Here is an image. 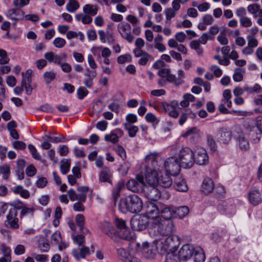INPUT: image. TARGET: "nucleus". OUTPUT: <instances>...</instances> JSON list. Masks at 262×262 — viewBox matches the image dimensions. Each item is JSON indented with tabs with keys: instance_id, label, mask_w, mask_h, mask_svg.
I'll list each match as a JSON object with an SVG mask.
<instances>
[{
	"instance_id": "nucleus-1",
	"label": "nucleus",
	"mask_w": 262,
	"mask_h": 262,
	"mask_svg": "<svg viewBox=\"0 0 262 262\" xmlns=\"http://www.w3.org/2000/svg\"><path fill=\"white\" fill-rule=\"evenodd\" d=\"M145 160V182L146 185H158L159 172H161L163 167L160 164H163V161L159 159L157 153H150L147 155Z\"/></svg>"
},
{
	"instance_id": "nucleus-2",
	"label": "nucleus",
	"mask_w": 262,
	"mask_h": 262,
	"mask_svg": "<svg viewBox=\"0 0 262 262\" xmlns=\"http://www.w3.org/2000/svg\"><path fill=\"white\" fill-rule=\"evenodd\" d=\"M173 229L174 225L172 221L162 220L160 217H158L150 222L148 232L151 236L160 234L166 236L172 234Z\"/></svg>"
},
{
	"instance_id": "nucleus-3",
	"label": "nucleus",
	"mask_w": 262,
	"mask_h": 262,
	"mask_svg": "<svg viewBox=\"0 0 262 262\" xmlns=\"http://www.w3.org/2000/svg\"><path fill=\"white\" fill-rule=\"evenodd\" d=\"M142 208V200L136 194H130L121 199L119 204L120 210L122 212L128 211L136 213L140 212Z\"/></svg>"
},
{
	"instance_id": "nucleus-4",
	"label": "nucleus",
	"mask_w": 262,
	"mask_h": 262,
	"mask_svg": "<svg viewBox=\"0 0 262 262\" xmlns=\"http://www.w3.org/2000/svg\"><path fill=\"white\" fill-rule=\"evenodd\" d=\"M179 163L184 168H191L195 163L194 154L188 147H183L178 154Z\"/></svg>"
},
{
	"instance_id": "nucleus-5",
	"label": "nucleus",
	"mask_w": 262,
	"mask_h": 262,
	"mask_svg": "<svg viewBox=\"0 0 262 262\" xmlns=\"http://www.w3.org/2000/svg\"><path fill=\"white\" fill-rule=\"evenodd\" d=\"M146 185L143 175L138 174L135 179L129 180L126 183L127 189L135 193L143 192Z\"/></svg>"
},
{
	"instance_id": "nucleus-6",
	"label": "nucleus",
	"mask_w": 262,
	"mask_h": 262,
	"mask_svg": "<svg viewBox=\"0 0 262 262\" xmlns=\"http://www.w3.org/2000/svg\"><path fill=\"white\" fill-rule=\"evenodd\" d=\"M115 224L117 229V237L118 238H123L128 239L130 238L129 230L126 225L125 221L122 219L116 217L115 221Z\"/></svg>"
},
{
	"instance_id": "nucleus-7",
	"label": "nucleus",
	"mask_w": 262,
	"mask_h": 262,
	"mask_svg": "<svg viewBox=\"0 0 262 262\" xmlns=\"http://www.w3.org/2000/svg\"><path fill=\"white\" fill-rule=\"evenodd\" d=\"M164 166L167 173L172 176H176L180 172L181 166L177 157H171L164 162Z\"/></svg>"
},
{
	"instance_id": "nucleus-8",
	"label": "nucleus",
	"mask_w": 262,
	"mask_h": 262,
	"mask_svg": "<svg viewBox=\"0 0 262 262\" xmlns=\"http://www.w3.org/2000/svg\"><path fill=\"white\" fill-rule=\"evenodd\" d=\"M150 224L149 219L145 215H135L130 221L132 228L135 231H142L147 227L148 223Z\"/></svg>"
},
{
	"instance_id": "nucleus-9",
	"label": "nucleus",
	"mask_w": 262,
	"mask_h": 262,
	"mask_svg": "<svg viewBox=\"0 0 262 262\" xmlns=\"http://www.w3.org/2000/svg\"><path fill=\"white\" fill-rule=\"evenodd\" d=\"M161 105L162 111L167 113L169 116L174 119L177 118L179 116V112L177 110L179 106V102L178 101L173 100L169 103L166 102H161Z\"/></svg>"
},
{
	"instance_id": "nucleus-10",
	"label": "nucleus",
	"mask_w": 262,
	"mask_h": 262,
	"mask_svg": "<svg viewBox=\"0 0 262 262\" xmlns=\"http://www.w3.org/2000/svg\"><path fill=\"white\" fill-rule=\"evenodd\" d=\"M160 203L155 204L151 202H148L146 203L145 206V216L149 218H151V220L150 222L153 220L158 217V216L159 214Z\"/></svg>"
},
{
	"instance_id": "nucleus-11",
	"label": "nucleus",
	"mask_w": 262,
	"mask_h": 262,
	"mask_svg": "<svg viewBox=\"0 0 262 262\" xmlns=\"http://www.w3.org/2000/svg\"><path fill=\"white\" fill-rule=\"evenodd\" d=\"M117 29L121 37L126 40L128 42H133L134 37L131 33V26L126 22H122L117 25Z\"/></svg>"
},
{
	"instance_id": "nucleus-12",
	"label": "nucleus",
	"mask_w": 262,
	"mask_h": 262,
	"mask_svg": "<svg viewBox=\"0 0 262 262\" xmlns=\"http://www.w3.org/2000/svg\"><path fill=\"white\" fill-rule=\"evenodd\" d=\"M159 215L158 217H162L163 220H169L174 218V206H170L165 204L160 205Z\"/></svg>"
},
{
	"instance_id": "nucleus-13",
	"label": "nucleus",
	"mask_w": 262,
	"mask_h": 262,
	"mask_svg": "<svg viewBox=\"0 0 262 262\" xmlns=\"http://www.w3.org/2000/svg\"><path fill=\"white\" fill-rule=\"evenodd\" d=\"M18 221L17 210L15 209H10L6 216L5 224L9 225L11 228L16 229L19 228Z\"/></svg>"
},
{
	"instance_id": "nucleus-14",
	"label": "nucleus",
	"mask_w": 262,
	"mask_h": 262,
	"mask_svg": "<svg viewBox=\"0 0 262 262\" xmlns=\"http://www.w3.org/2000/svg\"><path fill=\"white\" fill-rule=\"evenodd\" d=\"M31 75L32 70L30 69L27 70L25 73H22V80L21 85L26 90V93L28 95H30L32 93L33 89L31 85Z\"/></svg>"
},
{
	"instance_id": "nucleus-15",
	"label": "nucleus",
	"mask_w": 262,
	"mask_h": 262,
	"mask_svg": "<svg viewBox=\"0 0 262 262\" xmlns=\"http://www.w3.org/2000/svg\"><path fill=\"white\" fill-rule=\"evenodd\" d=\"M194 248L192 245H184L180 249L178 254L181 260L186 261L189 259L193 255Z\"/></svg>"
},
{
	"instance_id": "nucleus-16",
	"label": "nucleus",
	"mask_w": 262,
	"mask_h": 262,
	"mask_svg": "<svg viewBox=\"0 0 262 262\" xmlns=\"http://www.w3.org/2000/svg\"><path fill=\"white\" fill-rule=\"evenodd\" d=\"M163 241L165 243V245L162 248L167 252L168 250L176 248L179 244L180 238L176 235L171 234L167 235L166 237H163Z\"/></svg>"
},
{
	"instance_id": "nucleus-17",
	"label": "nucleus",
	"mask_w": 262,
	"mask_h": 262,
	"mask_svg": "<svg viewBox=\"0 0 262 262\" xmlns=\"http://www.w3.org/2000/svg\"><path fill=\"white\" fill-rule=\"evenodd\" d=\"M157 186L145 185L143 192L147 198L151 200L157 201L160 198V191Z\"/></svg>"
},
{
	"instance_id": "nucleus-18",
	"label": "nucleus",
	"mask_w": 262,
	"mask_h": 262,
	"mask_svg": "<svg viewBox=\"0 0 262 262\" xmlns=\"http://www.w3.org/2000/svg\"><path fill=\"white\" fill-rule=\"evenodd\" d=\"M158 250L154 243L150 245L147 242H144L142 244V252L143 255L146 258H154Z\"/></svg>"
},
{
	"instance_id": "nucleus-19",
	"label": "nucleus",
	"mask_w": 262,
	"mask_h": 262,
	"mask_svg": "<svg viewBox=\"0 0 262 262\" xmlns=\"http://www.w3.org/2000/svg\"><path fill=\"white\" fill-rule=\"evenodd\" d=\"M195 162L200 165H204L208 163L209 157L206 149L203 148H197Z\"/></svg>"
},
{
	"instance_id": "nucleus-20",
	"label": "nucleus",
	"mask_w": 262,
	"mask_h": 262,
	"mask_svg": "<svg viewBox=\"0 0 262 262\" xmlns=\"http://www.w3.org/2000/svg\"><path fill=\"white\" fill-rule=\"evenodd\" d=\"M100 228L104 233L108 235L114 241L118 240L116 235L117 233L116 232V229L110 223L106 221L103 222L101 224Z\"/></svg>"
},
{
	"instance_id": "nucleus-21",
	"label": "nucleus",
	"mask_w": 262,
	"mask_h": 262,
	"mask_svg": "<svg viewBox=\"0 0 262 262\" xmlns=\"http://www.w3.org/2000/svg\"><path fill=\"white\" fill-rule=\"evenodd\" d=\"M219 140L223 144H227L232 138V133L227 128L222 127L218 130Z\"/></svg>"
},
{
	"instance_id": "nucleus-22",
	"label": "nucleus",
	"mask_w": 262,
	"mask_h": 262,
	"mask_svg": "<svg viewBox=\"0 0 262 262\" xmlns=\"http://www.w3.org/2000/svg\"><path fill=\"white\" fill-rule=\"evenodd\" d=\"M236 135L234 134L235 137L238 141V145L242 150H247L249 148L250 145L248 140L245 138L239 128H236Z\"/></svg>"
},
{
	"instance_id": "nucleus-23",
	"label": "nucleus",
	"mask_w": 262,
	"mask_h": 262,
	"mask_svg": "<svg viewBox=\"0 0 262 262\" xmlns=\"http://www.w3.org/2000/svg\"><path fill=\"white\" fill-rule=\"evenodd\" d=\"M72 255L77 260L84 259L86 255L91 254L90 248L88 247L82 246L79 249H74L72 252Z\"/></svg>"
},
{
	"instance_id": "nucleus-24",
	"label": "nucleus",
	"mask_w": 262,
	"mask_h": 262,
	"mask_svg": "<svg viewBox=\"0 0 262 262\" xmlns=\"http://www.w3.org/2000/svg\"><path fill=\"white\" fill-rule=\"evenodd\" d=\"M123 135V132L119 128H117L112 130L110 134L105 135L104 140L113 143H116L118 142L119 139Z\"/></svg>"
},
{
	"instance_id": "nucleus-25",
	"label": "nucleus",
	"mask_w": 262,
	"mask_h": 262,
	"mask_svg": "<svg viewBox=\"0 0 262 262\" xmlns=\"http://www.w3.org/2000/svg\"><path fill=\"white\" fill-rule=\"evenodd\" d=\"M134 54L136 57H140L138 63L141 66H145L151 58V55L143 50H136L134 52Z\"/></svg>"
},
{
	"instance_id": "nucleus-26",
	"label": "nucleus",
	"mask_w": 262,
	"mask_h": 262,
	"mask_svg": "<svg viewBox=\"0 0 262 262\" xmlns=\"http://www.w3.org/2000/svg\"><path fill=\"white\" fill-rule=\"evenodd\" d=\"M250 203L253 206H257L262 201L261 195L258 190H252L248 194Z\"/></svg>"
},
{
	"instance_id": "nucleus-27",
	"label": "nucleus",
	"mask_w": 262,
	"mask_h": 262,
	"mask_svg": "<svg viewBox=\"0 0 262 262\" xmlns=\"http://www.w3.org/2000/svg\"><path fill=\"white\" fill-rule=\"evenodd\" d=\"M7 16L14 20H18L22 19L24 16V12L19 9H10L7 12Z\"/></svg>"
},
{
	"instance_id": "nucleus-28",
	"label": "nucleus",
	"mask_w": 262,
	"mask_h": 262,
	"mask_svg": "<svg viewBox=\"0 0 262 262\" xmlns=\"http://www.w3.org/2000/svg\"><path fill=\"white\" fill-rule=\"evenodd\" d=\"M214 188V182L210 178H206L204 180L202 185V191L205 194L211 193Z\"/></svg>"
},
{
	"instance_id": "nucleus-29",
	"label": "nucleus",
	"mask_w": 262,
	"mask_h": 262,
	"mask_svg": "<svg viewBox=\"0 0 262 262\" xmlns=\"http://www.w3.org/2000/svg\"><path fill=\"white\" fill-rule=\"evenodd\" d=\"M85 76L87 77L84 79L83 83L88 88H91L93 84V79L96 76V72L88 69Z\"/></svg>"
},
{
	"instance_id": "nucleus-30",
	"label": "nucleus",
	"mask_w": 262,
	"mask_h": 262,
	"mask_svg": "<svg viewBox=\"0 0 262 262\" xmlns=\"http://www.w3.org/2000/svg\"><path fill=\"white\" fill-rule=\"evenodd\" d=\"M171 71L168 68H163L159 70L158 75L162 78H165L169 82H172L174 80V75L171 74Z\"/></svg>"
},
{
	"instance_id": "nucleus-31",
	"label": "nucleus",
	"mask_w": 262,
	"mask_h": 262,
	"mask_svg": "<svg viewBox=\"0 0 262 262\" xmlns=\"http://www.w3.org/2000/svg\"><path fill=\"white\" fill-rule=\"evenodd\" d=\"M174 186L176 189L179 191L185 192L188 190V186L185 180L181 177L177 179Z\"/></svg>"
},
{
	"instance_id": "nucleus-32",
	"label": "nucleus",
	"mask_w": 262,
	"mask_h": 262,
	"mask_svg": "<svg viewBox=\"0 0 262 262\" xmlns=\"http://www.w3.org/2000/svg\"><path fill=\"white\" fill-rule=\"evenodd\" d=\"M172 181L169 175L165 174L161 176L158 180V185L164 188H168L172 185Z\"/></svg>"
},
{
	"instance_id": "nucleus-33",
	"label": "nucleus",
	"mask_w": 262,
	"mask_h": 262,
	"mask_svg": "<svg viewBox=\"0 0 262 262\" xmlns=\"http://www.w3.org/2000/svg\"><path fill=\"white\" fill-rule=\"evenodd\" d=\"M82 10L84 13L92 17L97 14L98 7L95 5L86 4L83 7Z\"/></svg>"
},
{
	"instance_id": "nucleus-34",
	"label": "nucleus",
	"mask_w": 262,
	"mask_h": 262,
	"mask_svg": "<svg viewBox=\"0 0 262 262\" xmlns=\"http://www.w3.org/2000/svg\"><path fill=\"white\" fill-rule=\"evenodd\" d=\"M154 44L155 48L160 52H163L166 51V47L163 43V38L162 35H158L154 38Z\"/></svg>"
},
{
	"instance_id": "nucleus-35",
	"label": "nucleus",
	"mask_w": 262,
	"mask_h": 262,
	"mask_svg": "<svg viewBox=\"0 0 262 262\" xmlns=\"http://www.w3.org/2000/svg\"><path fill=\"white\" fill-rule=\"evenodd\" d=\"M89 190V188L88 186H80L77 187V191L79 192L77 193L78 201L85 202L87 197V192Z\"/></svg>"
},
{
	"instance_id": "nucleus-36",
	"label": "nucleus",
	"mask_w": 262,
	"mask_h": 262,
	"mask_svg": "<svg viewBox=\"0 0 262 262\" xmlns=\"http://www.w3.org/2000/svg\"><path fill=\"white\" fill-rule=\"evenodd\" d=\"M75 18L77 21H81L83 24H90L92 22V17L85 13H78L75 15Z\"/></svg>"
},
{
	"instance_id": "nucleus-37",
	"label": "nucleus",
	"mask_w": 262,
	"mask_h": 262,
	"mask_svg": "<svg viewBox=\"0 0 262 262\" xmlns=\"http://www.w3.org/2000/svg\"><path fill=\"white\" fill-rule=\"evenodd\" d=\"M111 177V172L110 170L107 167H104L102 169L101 172L100 173L99 179L101 182L110 183Z\"/></svg>"
},
{
	"instance_id": "nucleus-38",
	"label": "nucleus",
	"mask_w": 262,
	"mask_h": 262,
	"mask_svg": "<svg viewBox=\"0 0 262 262\" xmlns=\"http://www.w3.org/2000/svg\"><path fill=\"white\" fill-rule=\"evenodd\" d=\"M189 209L187 206H182L179 208L174 207V218H183L189 212Z\"/></svg>"
},
{
	"instance_id": "nucleus-39",
	"label": "nucleus",
	"mask_w": 262,
	"mask_h": 262,
	"mask_svg": "<svg viewBox=\"0 0 262 262\" xmlns=\"http://www.w3.org/2000/svg\"><path fill=\"white\" fill-rule=\"evenodd\" d=\"M193 255L195 262H204L205 255L203 250L201 247H197L194 249Z\"/></svg>"
},
{
	"instance_id": "nucleus-40",
	"label": "nucleus",
	"mask_w": 262,
	"mask_h": 262,
	"mask_svg": "<svg viewBox=\"0 0 262 262\" xmlns=\"http://www.w3.org/2000/svg\"><path fill=\"white\" fill-rule=\"evenodd\" d=\"M79 7V4L77 0H69L66 5V10L70 13L75 12Z\"/></svg>"
},
{
	"instance_id": "nucleus-41",
	"label": "nucleus",
	"mask_w": 262,
	"mask_h": 262,
	"mask_svg": "<svg viewBox=\"0 0 262 262\" xmlns=\"http://www.w3.org/2000/svg\"><path fill=\"white\" fill-rule=\"evenodd\" d=\"M13 191L15 194H20L21 197L25 199H28L30 196L29 191L24 189L21 185H18L14 187Z\"/></svg>"
},
{
	"instance_id": "nucleus-42",
	"label": "nucleus",
	"mask_w": 262,
	"mask_h": 262,
	"mask_svg": "<svg viewBox=\"0 0 262 262\" xmlns=\"http://www.w3.org/2000/svg\"><path fill=\"white\" fill-rule=\"evenodd\" d=\"M124 182L123 181H120L116 184V185L113 188L112 191V194L114 199L116 200L120 196V193L121 189L124 186Z\"/></svg>"
},
{
	"instance_id": "nucleus-43",
	"label": "nucleus",
	"mask_w": 262,
	"mask_h": 262,
	"mask_svg": "<svg viewBox=\"0 0 262 262\" xmlns=\"http://www.w3.org/2000/svg\"><path fill=\"white\" fill-rule=\"evenodd\" d=\"M185 72L182 69H179L178 71V77L176 78L174 76V80L172 82L174 83L176 85H179L184 83V78H185Z\"/></svg>"
},
{
	"instance_id": "nucleus-44",
	"label": "nucleus",
	"mask_w": 262,
	"mask_h": 262,
	"mask_svg": "<svg viewBox=\"0 0 262 262\" xmlns=\"http://www.w3.org/2000/svg\"><path fill=\"white\" fill-rule=\"evenodd\" d=\"M200 44L199 40H193L190 42V48L194 50L199 55H201L203 51V49L200 47Z\"/></svg>"
},
{
	"instance_id": "nucleus-45",
	"label": "nucleus",
	"mask_w": 262,
	"mask_h": 262,
	"mask_svg": "<svg viewBox=\"0 0 262 262\" xmlns=\"http://www.w3.org/2000/svg\"><path fill=\"white\" fill-rule=\"evenodd\" d=\"M181 258L176 253L170 252L166 254L165 262H180Z\"/></svg>"
},
{
	"instance_id": "nucleus-46",
	"label": "nucleus",
	"mask_w": 262,
	"mask_h": 262,
	"mask_svg": "<svg viewBox=\"0 0 262 262\" xmlns=\"http://www.w3.org/2000/svg\"><path fill=\"white\" fill-rule=\"evenodd\" d=\"M154 243L158 250V252L161 254H163L166 252V250H163V248H161L165 245V243L163 241V237L156 240Z\"/></svg>"
},
{
	"instance_id": "nucleus-47",
	"label": "nucleus",
	"mask_w": 262,
	"mask_h": 262,
	"mask_svg": "<svg viewBox=\"0 0 262 262\" xmlns=\"http://www.w3.org/2000/svg\"><path fill=\"white\" fill-rule=\"evenodd\" d=\"M70 160H64L61 161L60 170L63 174H66L69 171L70 168Z\"/></svg>"
},
{
	"instance_id": "nucleus-48",
	"label": "nucleus",
	"mask_w": 262,
	"mask_h": 262,
	"mask_svg": "<svg viewBox=\"0 0 262 262\" xmlns=\"http://www.w3.org/2000/svg\"><path fill=\"white\" fill-rule=\"evenodd\" d=\"M207 143L210 150L214 152L217 149V146L213 137L211 135H208L207 137Z\"/></svg>"
},
{
	"instance_id": "nucleus-49",
	"label": "nucleus",
	"mask_w": 262,
	"mask_h": 262,
	"mask_svg": "<svg viewBox=\"0 0 262 262\" xmlns=\"http://www.w3.org/2000/svg\"><path fill=\"white\" fill-rule=\"evenodd\" d=\"M124 127L128 130L129 136L132 138L134 137L138 131L137 126L134 125L129 126L128 123H125Z\"/></svg>"
},
{
	"instance_id": "nucleus-50",
	"label": "nucleus",
	"mask_w": 262,
	"mask_h": 262,
	"mask_svg": "<svg viewBox=\"0 0 262 262\" xmlns=\"http://www.w3.org/2000/svg\"><path fill=\"white\" fill-rule=\"evenodd\" d=\"M113 149L122 160H124L126 158L125 150L122 146L118 145L114 147Z\"/></svg>"
},
{
	"instance_id": "nucleus-51",
	"label": "nucleus",
	"mask_w": 262,
	"mask_h": 262,
	"mask_svg": "<svg viewBox=\"0 0 262 262\" xmlns=\"http://www.w3.org/2000/svg\"><path fill=\"white\" fill-rule=\"evenodd\" d=\"M0 171L3 174V178L5 180H7L10 173V168L9 165L4 164L0 166Z\"/></svg>"
},
{
	"instance_id": "nucleus-52",
	"label": "nucleus",
	"mask_w": 262,
	"mask_h": 262,
	"mask_svg": "<svg viewBox=\"0 0 262 262\" xmlns=\"http://www.w3.org/2000/svg\"><path fill=\"white\" fill-rule=\"evenodd\" d=\"M68 58V55L66 53H62L60 54H56L55 63L59 66L62 62L66 61Z\"/></svg>"
},
{
	"instance_id": "nucleus-53",
	"label": "nucleus",
	"mask_w": 262,
	"mask_h": 262,
	"mask_svg": "<svg viewBox=\"0 0 262 262\" xmlns=\"http://www.w3.org/2000/svg\"><path fill=\"white\" fill-rule=\"evenodd\" d=\"M145 119L147 122L157 124L159 123V120L151 113H148L145 115Z\"/></svg>"
},
{
	"instance_id": "nucleus-54",
	"label": "nucleus",
	"mask_w": 262,
	"mask_h": 262,
	"mask_svg": "<svg viewBox=\"0 0 262 262\" xmlns=\"http://www.w3.org/2000/svg\"><path fill=\"white\" fill-rule=\"evenodd\" d=\"M56 77V74L52 72H46L43 74V78L47 84H49Z\"/></svg>"
},
{
	"instance_id": "nucleus-55",
	"label": "nucleus",
	"mask_w": 262,
	"mask_h": 262,
	"mask_svg": "<svg viewBox=\"0 0 262 262\" xmlns=\"http://www.w3.org/2000/svg\"><path fill=\"white\" fill-rule=\"evenodd\" d=\"M53 43L56 48L60 49L63 48L65 46L66 41L64 39L58 37L54 39Z\"/></svg>"
},
{
	"instance_id": "nucleus-56",
	"label": "nucleus",
	"mask_w": 262,
	"mask_h": 262,
	"mask_svg": "<svg viewBox=\"0 0 262 262\" xmlns=\"http://www.w3.org/2000/svg\"><path fill=\"white\" fill-rule=\"evenodd\" d=\"M244 72L241 69H237L235 70L233 75V79L236 82H239L243 80Z\"/></svg>"
},
{
	"instance_id": "nucleus-57",
	"label": "nucleus",
	"mask_w": 262,
	"mask_h": 262,
	"mask_svg": "<svg viewBox=\"0 0 262 262\" xmlns=\"http://www.w3.org/2000/svg\"><path fill=\"white\" fill-rule=\"evenodd\" d=\"M117 254L120 258L124 262H126V259H128L129 255H130L124 249L122 248L117 249Z\"/></svg>"
},
{
	"instance_id": "nucleus-58",
	"label": "nucleus",
	"mask_w": 262,
	"mask_h": 262,
	"mask_svg": "<svg viewBox=\"0 0 262 262\" xmlns=\"http://www.w3.org/2000/svg\"><path fill=\"white\" fill-rule=\"evenodd\" d=\"M132 60V57L129 54L122 55L117 58V62L120 64L124 63L125 62H130Z\"/></svg>"
},
{
	"instance_id": "nucleus-59",
	"label": "nucleus",
	"mask_w": 262,
	"mask_h": 262,
	"mask_svg": "<svg viewBox=\"0 0 262 262\" xmlns=\"http://www.w3.org/2000/svg\"><path fill=\"white\" fill-rule=\"evenodd\" d=\"M241 25L245 28L250 27L252 25L251 19L247 16H244L239 18Z\"/></svg>"
},
{
	"instance_id": "nucleus-60",
	"label": "nucleus",
	"mask_w": 262,
	"mask_h": 262,
	"mask_svg": "<svg viewBox=\"0 0 262 262\" xmlns=\"http://www.w3.org/2000/svg\"><path fill=\"white\" fill-rule=\"evenodd\" d=\"M28 149L30 152L31 153V155L33 158L37 160H40L41 157L39 153L37 152L36 148L35 147L34 145L32 144H29L28 145Z\"/></svg>"
},
{
	"instance_id": "nucleus-61",
	"label": "nucleus",
	"mask_w": 262,
	"mask_h": 262,
	"mask_svg": "<svg viewBox=\"0 0 262 262\" xmlns=\"http://www.w3.org/2000/svg\"><path fill=\"white\" fill-rule=\"evenodd\" d=\"M30 0H14L13 5L18 9H20L29 4Z\"/></svg>"
},
{
	"instance_id": "nucleus-62",
	"label": "nucleus",
	"mask_w": 262,
	"mask_h": 262,
	"mask_svg": "<svg viewBox=\"0 0 262 262\" xmlns=\"http://www.w3.org/2000/svg\"><path fill=\"white\" fill-rule=\"evenodd\" d=\"M84 216L83 214H78L76 216V222L77 226L80 228L81 230L82 229L84 226Z\"/></svg>"
},
{
	"instance_id": "nucleus-63",
	"label": "nucleus",
	"mask_w": 262,
	"mask_h": 262,
	"mask_svg": "<svg viewBox=\"0 0 262 262\" xmlns=\"http://www.w3.org/2000/svg\"><path fill=\"white\" fill-rule=\"evenodd\" d=\"M1 250L4 256L6 257L7 258H11V250L10 247L5 244H2L1 245Z\"/></svg>"
},
{
	"instance_id": "nucleus-64",
	"label": "nucleus",
	"mask_w": 262,
	"mask_h": 262,
	"mask_svg": "<svg viewBox=\"0 0 262 262\" xmlns=\"http://www.w3.org/2000/svg\"><path fill=\"white\" fill-rule=\"evenodd\" d=\"M89 93V91L84 87H80L77 91L78 98L81 100L83 99Z\"/></svg>"
}]
</instances>
